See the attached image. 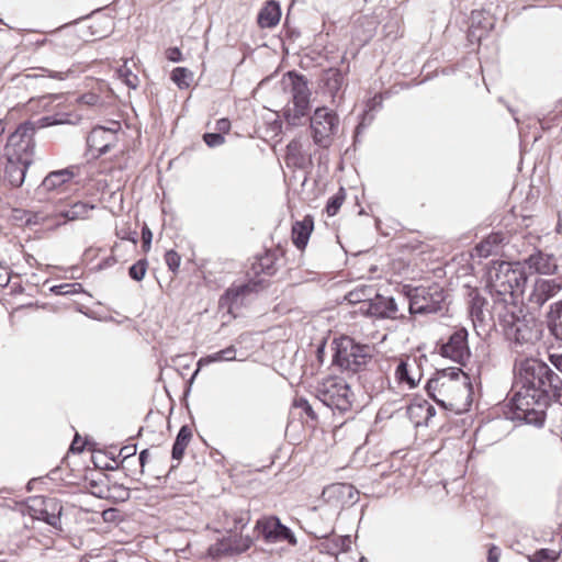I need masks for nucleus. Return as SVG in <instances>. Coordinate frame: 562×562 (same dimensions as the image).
Masks as SVG:
<instances>
[{
  "label": "nucleus",
  "mask_w": 562,
  "mask_h": 562,
  "mask_svg": "<svg viewBox=\"0 0 562 562\" xmlns=\"http://www.w3.org/2000/svg\"><path fill=\"white\" fill-rule=\"evenodd\" d=\"M517 391L513 397L514 415L535 426H541L550 403L562 396V379L547 363L522 360L517 370Z\"/></svg>",
  "instance_id": "1"
},
{
  "label": "nucleus",
  "mask_w": 562,
  "mask_h": 562,
  "mask_svg": "<svg viewBox=\"0 0 562 562\" xmlns=\"http://www.w3.org/2000/svg\"><path fill=\"white\" fill-rule=\"evenodd\" d=\"M527 281V273L519 265L493 262L487 280V288L494 301L493 312H496L498 305H524Z\"/></svg>",
  "instance_id": "2"
},
{
  "label": "nucleus",
  "mask_w": 562,
  "mask_h": 562,
  "mask_svg": "<svg viewBox=\"0 0 562 562\" xmlns=\"http://www.w3.org/2000/svg\"><path fill=\"white\" fill-rule=\"evenodd\" d=\"M427 393L440 406L461 413L471 404L472 386L460 368L438 371L428 380Z\"/></svg>",
  "instance_id": "3"
},
{
  "label": "nucleus",
  "mask_w": 562,
  "mask_h": 562,
  "mask_svg": "<svg viewBox=\"0 0 562 562\" xmlns=\"http://www.w3.org/2000/svg\"><path fill=\"white\" fill-rule=\"evenodd\" d=\"M508 339L517 344H532L539 339V329L533 317H527L524 314V306L520 304H512L506 307L498 305L494 313Z\"/></svg>",
  "instance_id": "4"
},
{
  "label": "nucleus",
  "mask_w": 562,
  "mask_h": 562,
  "mask_svg": "<svg viewBox=\"0 0 562 562\" xmlns=\"http://www.w3.org/2000/svg\"><path fill=\"white\" fill-rule=\"evenodd\" d=\"M335 345L333 361L342 370L357 373L364 370L372 360L374 347L371 345L358 344L348 336L336 339Z\"/></svg>",
  "instance_id": "5"
},
{
  "label": "nucleus",
  "mask_w": 562,
  "mask_h": 562,
  "mask_svg": "<svg viewBox=\"0 0 562 562\" xmlns=\"http://www.w3.org/2000/svg\"><path fill=\"white\" fill-rule=\"evenodd\" d=\"M291 79V102L283 109V117L291 126L301 124L308 114L311 91L304 76L289 72Z\"/></svg>",
  "instance_id": "6"
},
{
  "label": "nucleus",
  "mask_w": 562,
  "mask_h": 562,
  "mask_svg": "<svg viewBox=\"0 0 562 562\" xmlns=\"http://www.w3.org/2000/svg\"><path fill=\"white\" fill-rule=\"evenodd\" d=\"M102 105L103 102L98 94L93 92L83 93L78 99H76L75 103L65 105L53 115L42 117L41 126H50L56 124L76 125L83 119L82 111L85 106L101 109Z\"/></svg>",
  "instance_id": "7"
},
{
  "label": "nucleus",
  "mask_w": 562,
  "mask_h": 562,
  "mask_svg": "<svg viewBox=\"0 0 562 562\" xmlns=\"http://www.w3.org/2000/svg\"><path fill=\"white\" fill-rule=\"evenodd\" d=\"M318 398L330 408L348 412L352 408L355 394L344 379L328 376L318 387Z\"/></svg>",
  "instance_id": "8"
},
{
  "label": "nucleus",
  "mask_w": 562,
  "mask_h": 562,
  "mask_svg": "<svg viewBox=\"0 0 562 562\" xmlns=\"http://www.w3.org/2000/svg\"><path fill=\"white\" fill-rule=\"evenodd\" d=\"M468 338L469 333L464 327H453L451 333L439 339L436 350L441 357L464 367L471 358Z\"/></svg>",
  "instance_id": "9"
},
{
  "label": "nucleus",
  "mask_w": 562,
  "mask_h": 562,
  "mask_svg": "<svg viewBox=\"0 0 562 562\" xmlns=\"http://www.w3.org/2000/svg\"><path fill=\"white\" fill-rule=\"evenodd\" d=\"M337 113L326 106L317 108L311 117L312 137L316 145L328 148L339 130Z\"/></svg>",
  "instance_id": "10"
},
{
  "label": "nucleus",
  "mask_w": 562,
  "mask_h": 562,
  "mask_svg": "<svg viewBox=\"0 0 562 562\" xmlns=\"http://www.w3.org/2000/svg\"><path fill=\"white\" fill-rule=\"evenodd\" d=\"M41 119L35 122H24L9 137L7 149L8 156L23 161H31L34 153V139L36 128H42Z\"/></svg>",
  "instance_id": "11"
},
{
  "label": "nucleus",
  "mask_w": 562,
  "mask_h": 562,
  "mask_svg": "<svg viewBox=\"0 0 562 562\" xmlns=\"http://www.w3.org/2000/svg\"><path fill=\"white\" fill-rule=\"evenodd\" d=\"M445 291L438 284L427 288H417L408 301L412 314H432L442 310Z\"/></svg>",
  "instance_id": "12"
},
{
  "label": "nucleus",
  "mask_w": 562,
  "mask_h": 562,
  "mask_svg": "<svg viewBox=\"0 0 562 562\" xmlns=\"http://www.w3.org/2000/svg\"><path fill=\"white\" fill-rule=\"evenodd\" d=\"M122 126L119 121L110 122V126H94L87 137L89 153L93 157H99L114 147L119 140V133Z\"/></svg>",
  "instance_id": "13"
},
{
  "label": "nucleus",
  "mask_w": 562,
  "mask_h": 562,
  "mask_svg": "<svg viewBox=\"0 0 562 562\" xmlns=\"http://www.w3.org/2000/svg\"><path fill=\"white\" fill-rule=\"evenodd\" d=\"M285 263V249L281 245L266 249L255 257L249 274L255 278L274 276Z\"/></svg>",
  "instance_id": "14"
},
{
  "label": "nucleus",
  "mask_w": 562,
  "mask_h": 562,
  "mask_svg": "<svg viewBox=\"0 0 562 562\" xmlns=\"http://www.w3.org/2000/svg\"><path fill=\"white\" fill-rule=\"evenodd\" d=\"M562 290V284L554 279L537 277L526 285L524 301L532 307L539 308Z\"/></svg>",
  "instance_id": "15"
},
{
  "label": "nucleus",
  "mask_w": 562,
  "mask_h": 562,
  "mask_svg": "<svg viewBox=\"0 0 562 562\" xmlns=\"http://www.w3.org/2000/svg\"><path fill=\"white\" fill-rule=\"evenodd\" d=\"M256 529L267 542L288 541L290 544L296 543L293 532L274 516L259 519Z\"/></svg>",
  "instance_id": "16"
},
{
  "label": "nucleus",
  "mask_w": 562,
  "mask_h": 562,
  "mask_svg": "<svg viewBox=\"0 0 562 562\" xmlns=\"http://www.w3.org/2000/svg\"><path fill=\"white\" fill-rule=\"evenodd\" d=\"M93 210V204L81 201H65L56 204L53 211L58 227L71 221L89 218V214Z\"/></svg>",
  "instance_id": "17"
},
{
  "label": "nucleus",
  "mask_w": 562,
  "mask_h": 562,
  "mask_svg": "<svg viewBox=\"0 0 562 562\" xmlns=\"http://www.w3.org/2000/svg\"><path fill=\"white\" fill-rule=\"evenodd\" d=\"M361 311L370 316L378 318H392L396 319L402 317L400 308L393 297L376 294L374 299L364 301L361 305Z\"/></svg>",
  "instance_id": "18"
},
{
  "label": "nucleus",
  "mask_w": 562,
  "mask_h": 562,
  "mask_svg": "<svg viewBox=\"0 0 562 562\" xmlns=\"http://www.w3.org/2000/svg\"><path fill=\"white\" fill-rule=\"evenodd\" d=\"M508 243V236L504 232H492L477 243L470 252L471 258L486 259L501 254Z\"/></svg>",
  "instance_id": "19"
},
{
  "label": "nucleus",
  "mask_w": 562,
  "mask_h": 562,
  "mask_svg": "<svg viewBox=\"0 0 562 562\" xmlns=\"http://www.w3.org/2000/svg\"><path fill=\"white\" fill-rule=\"evenodd\" d=\"M396 363L395 379L398 384L409 389L416 386L422 380V370L416 358L405 357L394 359Z\"/></svg>",
  "instance_id": "20"
},
{
  "label": "nucleus",
  "mask_w": 562,
  "mask_h": 562,
  "mask_svg": "<svg viewBox=\"0 0 562 562\" xmlns=\"http://www.w3.org/2000/svg\"><path fill=\"white\" fill-rule=\"evenodd\" d=\"M561 261L562 257L549 254L544 250H537L526 259V263L529 269L539 274L547 276L557 274L559 272Z\"/></svg>",
  "instance_id": "21"
},
{
  "label": "nucleus",
  "mask_w": 562,
  "mask_h": 562,
  "mask_svg": "<svg viewBox=\"0 0 562 562\" xmlns=\"http://www.w3.org/2000/svg\"><path fill=\"white\" fill-rule=\"evenodd\" d=\"M406 414L416 427L427 426L431 417L435 416L436 409L425 398L415 397L407 406Z\"/></svg>",
  "instance_id": "22"
},
{
  "label": "nucleus",
  "mask_w": 562,
  "mask_h": 562,
  "mask_svg": "<svg viewBox=\"0 0 562 562\" xmlns=\"http://www.w3.org/2000/svg\"><path fill=\"white\" fill-rule=\"evenodd\" d=\"M31 161H23L22 159L8 156L4 166L3 181L13 188H19L24 182L25 173Z\"/></svg>",
  "instance_id": "23"
},
{
  "label": "nucleus",
  "mask_w": 562,
  "mask_h": 562,
  "mask_svg": "<svg viewBox=\"0 0 562 562\" xmlns=\"http://www.w3.org/2000/svg\"><path fill=\"white\" fill-rule=\"evenodd\" d=\"M25 217L24 227L30 229H54L57 227L54 211L23 212Z\"/></svg>",
  "instance_id": "24"
},
{
  "label": "nucleus",
  "mask_w": 562,
  "mask_h": 562,
  "mask_svg": "<svg viewBox=\"0 0 562 562\" xmlns=\"http://www.w3.org/2000/svg\"><path fill=\"white\" fill-rule=\"evenodd\" d=\"M281 20V8L278 1L268 0L263 3L257 15V24L260 29H272Z\"/></svg>",
  "instance_id": "25"
},
{
  "label": "nucleus",
  "mask_w": 562,
  "mask_h": 562,
  "mask_svg": "<svg viewBox=\"0 0 562 562\" xmlns=\"http://www.w3.org/2000/svg\"><path fill=\"white\" fill-rule=\"evenodd\" d=\"M313 228L314 221L311 215H306L302 221H296L292 225V241L301 251L305 249Z\"/></svg>",
  "instance_id": "26"
},
{
  "label": "nucleus",
  "mask_w": 562,
  "mask_h": 562,
  "mask_svg": "<svg viewBox=\"0 0 562 562\" xmlns=\"http://www.w3.org/2000/svg\"><path fill=\"white\" fill-rule=\"evenodd\" d=\"M285 164L288 167L304 168L310 161L308 156L303 149V144L300 139H292L285 150Z\"/></svg>",
  "instance_id": "27"
},
{
  "label": "nucleus",
  "mask_w": 562,
  "mask_h": 562,
  "mask_svg": "<svg viewBox=\"0 0 562 562\" xmlns=\"http://www.w3.org/2000/svg\"><path fill=\"white\" fill-rule=\"evenodd\" d=\"M110 476L103 472H92L86 476V490L93 496L104 498L109 491Z\"/></svg>",
  "instance_id": "28"
},
{
  "label": "nucleus",
  "mask_w": 562,
  "mask_h": 562,
  "mask_svg": "<svg viewBox=\"0 0 562 562\" xmlns=\"http://www.w3.org/2000/svg\"><path fill=\"white\" fill-rule=\"evenodd\" d=\"M192 437L193 432L190 426L184 425L180 428L172 446L171 456L173 460L181 461Z\"/></svg>",
  "instance_id": "29"
},
{
  "label": "nucleus",
  "mask_w": 562,
  "mask_h": 562,
  "mask_svg": "<svg viewBox=\"0 0 562 562\" xmlns=\"http://www.w3.org/2000/svg\"><path fill=\"white\" fill-rule=\"evenodd\" d=\"M74 178V172L69 169H63L52 171L48 173L42 182L45 190H55L60 188L63 184L68 183Z\"/></svg>",
  "instance_id": "30"
},
{
  "label": "nucleus",
  "mask_w": 562,
  "mask_h": 562,
  "mask_svg": "<svg viewBox=\"0 0 562 562\" xmlns=\"http://www.w3.org/2000/svg\"><path fill=\"white\" fill-rule=\"evenodd\" d=\"M194 74L187 67H176L170 74L171 81L180 90H187L191 87Z\"/></svg>",
  "instance_id": "31"
},
{
  "label": "nucleus",
  "mask_w": 562,
  "mask_h": 562,
  "mask_svg": "<svg viewBox=\"0 0 562 562\" xmlns=\"http://www.w3.org/2000/svg\"><path fill=\"white\" fill-rule=\"evenodd\" d=\"M130 498V488L125 487L123 484L117 482H113L110 479L109 491L105 493L103 499H108L113 503L125 502Z\"/></svg>",
  "instance_id": "32"
},
{
  "label": "nucleus",
  "mask_w": 562,
  "mask_h": 562,
  "mask_svg": "<svg viewBox=\"0 0 562 562\" xmlns=\"http://www.w3.org/2000/svg\"><path fill=\"white\" fill-rule=\"evenodd\" d=\"M121 469L125 472L126 476L133 480H139L144 474V467L137 459V457L128 458L127 460H121Z\"/></svg>",
  "instance_id": "33"
},
{
  "label": "nucleus",
  "mask_w": 562,
  "mask_h": 562,
  "mask_svg": "<svg viewBox=\"0 0 562 562\" xmlns=\"http://www.w3.org/2000/svg\"><path fill=\"white\" fill-rule=\"evenodd\" d=\"M243 292L239 291L237 284H232L220 299V305L227 307L232 311L233 306L238 304L240 299H244Z\"/></svg>",
  "instance_id": "34"
},
{
  "label": "nucleus",
  "mask_w": 562,
  "mask_h": 562,
  "mask_svg": "<svg viewBox=\"0 0 562 562\" xmlns=\"http://www.w3.org/2000/svg\"><path fill=\"white\" fill-rule=\"evenodd\" d=\"M225 541L228 542V546L225 547V550H231L232 552H244L248 550L252 544V539L249 536L243 537L233 535L229 536Z\"/></svg>",
  "instance_id": "35"
},
{
  "label": "nucleus",
  "mask_w": 562,
  "mask_h": 562,
  "mask_svg": "<svg viewBox=\"0 0 562 562\" xmlns=\"http://www.w3.org/2000/svg\"><path fill=\"white\" fill-rule=\"evenodd\" d=\"M115 235L117 238H120L121 240H128L133 244V247L135 248L136 247V244H137V232L132 228V225L131 223L127 221V222H121L120 224L116 225L115 227Z\"/></svg>",
  "instance_id": "36"
},
{
  "label": "nucleus",
  "mask_w": 562,
  "mask_h": 562,
  "mask_svg": "<svg viewBox=\"0 0 562 562\" xmlns=\"http://www.w3.org/2000/svg\"><path fill=\"white\" fill-rule=\"evenodd\" d=\"M552 334L562 340V302H558L554 304L552 311Z\"/></svg>",
  "instance_id": "37"
},
{
  "label": "nucleus",
  "mask_w": 562,
  "mask_h": 562,
  "mask_svg": "<svg viewBox=\"0 0 562 562\" xmlns=\"http://www.w3.org/2000/svg\"><path fill=\"white\" fill-rule=\"evenodd\" d=\"M346 200V192L345 190L341 188L339 189V191L333 195L328 202H327V205H326V213L328 216H335L338 211L340 210L341 205L344 204Z\"/></svg>",
  "instance_id": "38"
},
{
  "label": "nucleus",
  "mask_w": 562,
  "mask_h": 562,
  "mask_svg": "<svg viewBox=\"0 0 562 562\" xmlns=\"http://www.w3.org/2000/svg\"><path fill=\"white\" fill-rule=\"evenodd\" d=\"M117 76L130 88H136L139 83L138 76L127 67L126 63L117 69Z\"/></svg>",
  "instance_id": "39"
},
{
  "label": "nucleus",
  "mask_w": 562,
  "mask_h": 562,
  "mask_svg": "<svg viewBox=\"0 0 562 562\" xmlns=\"http://www.w3.org/2000/svg\"><path fill=\"white\" fill-rule=\"evenodd\" d=\"M293 406L302 409V412L307 416V418L312 422V426L314 427L317 423V415L313 409L312 405L304 397H297L293 402Z\"/></svg>",
  "instance_id": "40"
},
{
  "label": "nucleus",
  "mask_w": 562,
  "mask_h": 562,
  "mask_svg": "<svg viewBox=\"0 0 562 562\" xmlns=\"http://www.w3.org/2000/svg\"><path fill=\"white\" fill-rule=\"evenodd\" d=\"M236 359V349L231 346L213 355L207 356L205 359L207 362H218V361H232Z\"/></svg>",
  "instance_id": "41"
},
{
  "label": "nucleus",
  "mask_w": 562,
  "mask_h": 562,
  "mask_svg": "<svg viewBox=\"0 0 562 562\" xmlns=\"http://www.w3.org/2000/svg\"><path fill=\"white\" fill-rule=\"evenodd\" d=\"M148 262L146 259H139L130 269L128 274L135 281H142L147 272Z\"/></svg>",
  "instance_id": "42"
},
{
  "label": "nucleus",
  "mask_w": 562,
  "mask_h": 562,
  "mask_svg": "<svg viewBox=\"0 0 562 562\" xmlns=\"http://www.w3.org/2000/svg\"><path fill=\"white\" fill-rule=\"evenodd\" d=\"M560 552L552 549H540L535 552L529 562H554L559 559Z\"/></svg>",
  "instance_id": "43"
},
{
  "label": "nucleus",
  "mask_w": 562,
  "mask_h": 562,
  "mask_svg": "<svg viewBox=\"0 0 562 562\" xmlns=\"http://www.w3.org/2000/svg\"><path fill=\"white\" fill-rule=\"evenodd\" d=\"M165 262L168 267V269L173 273L177 274L180 268L181 263V256L173 249L168 250L165 254Z\"/></svg>",
  "instance_id": "44"
},
{
  "label": "nucleus",
  "mask_w": 562,
  "mask_h": 562,
  "mask_svg": "<svg viewBox=\"0 0 562 562\" xmlns=\"http://www.w3.org/2000/svg\"><path fill=\"white\" fill-rule=\"evenodd\" d=\"M54 291L60 295L74 294L82 291V285L80 283H63L54 286Z\"/></svg>",
  "instance_id": "45"
},
{
  "label": "nucleus",
  "mask_w": 562,
  "mask_h": 562,
  "mask_svg": "<svg viewBox=\"0 0 562 562\" xmlns=\"http://www.w3.org/2000/svg\"><path fill=\"white\" fill-rule=\"evenodd\" d=\"M203 140L210 147L220 146L225 142V138L220 133H206L203 135Z\"/></svg>",
  "instance_id": "46"
},
{
  "label": "nucleus",
  "mask_w": 562,
  "mask_h": 562,
  "mask_svg": "<svg viewBox=\"0 0 562 562\" xmlns=\"http://www.w3.org/2000/svg\"><path fill=\"white\" fill-rule=\"evenodd\" d=\"M151 239H153V233H151L150 228L146 224H144V226L142 227V248H143L144 252L149 251L150 245H151Z\"/></svg>",
  "instance_id": "47"
},
{
  "label": "nucleus",
  "mask_w": 562,
  "mask_h": 562,
  "mask_svg": "<svg viewBox=\"0 0 562 562\" xmlns=\"http://www.w3.org/2000/svg\"><path fill=\"white\" fill-rule=\"evenodd\" d=\"M260 281H249L247 283L237 284L239 291L243 292L244 296L249 295L251 292L257 291Z\"/></svg>",
  "instance_id": "48"
},
{
  "label": "nucleus",
  "mask_w": 562,
  "mask_h": 562,
  "mask_svg": "<svg viewBox=\"0 0 562 562\" xmlns=\"http://www.w3.org/2000/svg\"><path fill=\"white\" fill-rule=\"evenodd\" d=\"M166 58L170 61H181L182 53L178 47H169L165 52Z\"/></svg>",
  "instance_id": "49"
},
{
  "label": "nucleus",
  "mask_w": 562,
  "mask_h": 562,
  "mask_svg": "<svg viewBox=\"0 0 562 562\" xmlns=\"http://www.w3.org/2000/svg\"><path fill=\"white\" fill-rule=\"evenodd\" d=\"M132 457H136V446L135 445L124 446L121 448V450L119 452V458H121V460H127L128 458H132Z\"/></svg>",
  "instance_id": "50"
},
{
  "label": "nucleus",
  "mask_w": 562,
  "mask_h": 562,
  "mask_svg": "<svg viewBox=\"0 0 562 562\" xmlns=\"http://www.w3.org/2000/svg\"><path fill=\"white\" fill-rule=\"evenodd\" d=\"M501 553L502 551L497 546L491 544L487 551V562H499Z\"/></svg>",
  "instance_id": "51"
},
{
  "label": "nucleus",
  "mask_w": 562,
  "mask_h": 562,
  "mask_svg": "<svg viewBox=\"0 0 562 562\" xmlns=\"http://www.w3.org/2000/svg\"><path fill=\"white\" fill-rule=\"evenodd\" d=\"M10 281V269L0 265V288L8 285Z\"/></svg>",
  "instance_id": "52"
},
{
  "label": "nucleus",
  "mask_w": 562,
  "mask_h": 562,
  "mask_svg": "<svg viewBox=\"0 0 562 562\" xmlns=\"http://www.w3.org/2000/svg\"><path fill=\"white\" fill-rule=\"evenodd\" d=\"M216 130L220 134L228 133L231 130V122L227 119H221L216 122Z\"/></svg>",
  "instance_id": "53"
},
{
  "label": "nucleus",
  "mask_w": 562,
  "mask_h": 562,
  "mask_svg": "<svg viewBox=\"0 0 562 562\" xmlns=\"http://www.w3.org/2000/svg\"><path fill=\"white\" fill-rule=\"evenodd\" d=\"M550 361L559 371L562 372V353L561 355H551Z\"/></svg>",
  "instance_id": "54"
},
{
  "label": "nucleus",
  "mask_w": 562,
  "mask_h": 562,
  "mask_svg": "<svg viewBox=\"0 0 562 562\" xmlns=\"http://www.w3.org/2000/svg\"><path fill=\"white\" fill-rule=\"evenodd\" d=\"M70 449H71V451H78V452L82 451L83 443L81 442L80 437L78 435L75 436V439L71 442Z\"/></svg>",
  "instance_id": "55"
},
{
  "label": "nucleus",
  "mask_w": 562,
  "mask_h": 562,
  "mask_svg": "<svg viewBox=\"0 0 562 562\" xmlns=\"http://www.w3.org/2000/svg\"><path fill=\"white\" fill-rule=\"evenodd\" d=\"M334 82V86L336 89H339V87L341 86L342 83V76L340 75V72L336 71L333 77L329 79V83L330 82Z\"/></svg>",
  "instance_id": "56"
},
{
  "label": "nucleus",
  "mask_w": 562,
  "mask_h": 562,
  "mask_svg": "<svg viewBox=\"0 0 562 562\" xmlns=\"http://www.w3.org/2000/svg\"><path fill=\"white\" fill-rule=\"evenodd\" d=\"M136 457L139 460V462L142 463V465L145 468V464H146L147 460L149 459V451L147 449H145V450L140 451V453Z\"/></svg>",
  "instance_id": "57"
},
{
  "label": "nucleus",
  "mask_w": 562,
  "mask_h": 562,
  "mask_svg": "<svg viewBox=\"0 0 562 562\" xmlns=\"http://www.w3.org/2000/svg\"><path fill=\"white\" fill-rule=\"evenodd\" d=\"M23 212H27L26 210H15L14 218L21 222V227H24L25 217L23 216Z\"/></svg>",
  "instance_id": "58"
},
{
  "label": "nucleus",
  "mask_w": 562,
  "mask_h": 562,
  "mask_svg": "<svg viewBox=\"0 0 562 562\" xmlns=\"http://www.w3.org/2000/svg\"><path fill=\"white\" fill-rule=\"evenodd\" d=\"M345 487L344 484H335V485H331L330 487H328L327 490H325L324 493H336V492H340L342 488Z\"/></svg>",
  "instance_id": "59"
},
{
  "label": "nucleus",
  "mask_w": 562,
  "mask_h": 562,
  "mask_svg": "<svg viewBox=\"0 0 562 562\" xmlns=\"http://www.w3.org/2000/svg\"><path fill=\"white\" fill-rule=\"evenodd\" d=\"M120 248V244L115 243L111 249V252H112V257L110 258L113 262H116L117 259L115 258V254L116 251L119 250Z\"/></svg>",
  "instance_id": "60"
},
{
  "label": "nucleus",
  "mask_w": 562,
  "mask_h": 562,
  "mask_svg": "<svg viewBox=\"0 0 562 562\" xmlns=\"http://www.w3.org/2000/svg\"><path fill=\"white\" fill-rule=\"evenodd\" d=\"M25 260L32 267L37 265L36 259L30 254H25Z\"/></svg>",
  "instance_id": "61"
},
{
  "label": "nucleus",
  "mask_w": 562,
  "mask_h": 562,
  "mask_svg": "<svg viewBox=\"0 0 562 562\" xmlns=\"http://www.w3.org/2000/svg\"><path fill=\"white\" fill-rule=\"evenodd\" d=\"M50 78H58V79H61L63 77L60 76L59 72H53V71H49V75H48Z\"/></svg>",
  "instance_id": "62"
},
{
  "label": "nucleus",
  "mask_w": 562,
  "mask_h": 562,
  "mask_svg": "<svg viewBox=\"0 0 562 562\" xmlns=\"http://www.w3.org/2000/svg\"><path fill=\"white\" fill-rule=\"evenodd\" d=\"M359 562H368V560L364 557H362Z\"/></svg>",
  "instance_id": "63"
}]
</instances>
